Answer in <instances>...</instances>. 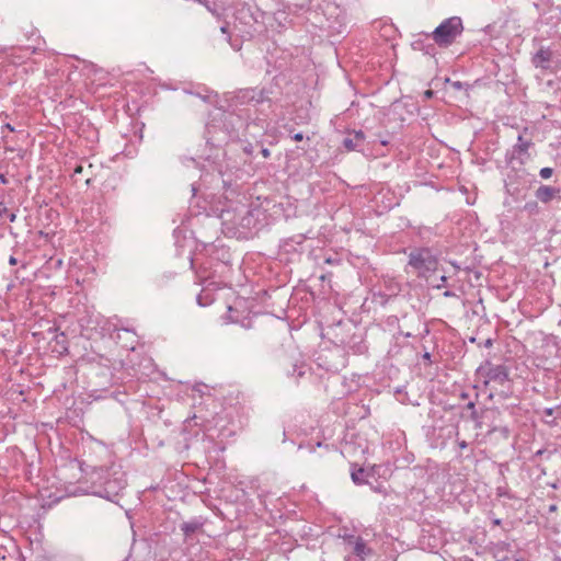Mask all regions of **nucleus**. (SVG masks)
Instances as JSON below:
<instances>
[{
	"label": "nucleus",
	"mask_w": 561,
	"mask_h": 561,
	"mask_svg": "<svg viewBox=\"0 0 561 561\" xmlns=\"http://www.w3.org/2000/svg\"><path fill=\"white\" fill-rule=\"evenodd\" d=\"M21 60H15V59H10L5 62H3L1 66H0V73L4 72V73H9L11 71V68L16 66V65H21Z\"/></svg>",
	"instance_id": "9"
},
{
	"label": "nucleus",
	"mask_w": 561,
	"mask_h": 561,
	"mask_svg": "<svg viewBox=\"0 0 561 561\" xmlns=\"http://www.w3.org/2000/svg\"><path fill=\"white\" fill-rule=\"evenodd\" d=\"M433 94H434V92L432 90H426L424 92V101L431 99Z\"/></svg>",
	"instance_id": "15"
},
{
	"label": "nucleus",
	"mask_w": 561,
	"mask_h": 561,
	"mask_svg": "<svg viewBox=\"0 0 561 561\" xmlns=\"http://www.w3.org/2000/svg\"><path fill=\"white\" fill-rule=\"evenodd\" d=\"M365 136L362 131L350 133L343 140V146L346 151L356 150L363 142Z\"/></svg>",
	"instance_id": "5"
},
{
	"label": "nucleus",
	"mask_w": 561,
	"mask_h": 561,
	"mask_svg": "<svg viewBox=\"0 0 561 561\" xmlns=\"http://www.w3.org/2000/svg\"><path fill=\"white\" fill-rule=\"evenodd\" d=\"M558 194H559V190L548 186V185H541L536 191V197L541 203H545V204L551 202L554 197L558 196Z\"/></svg>",
	"instance_id": "6"
},
{
	"label": "nucleus",
	"mask_w": 561,
	"mask_h": 561,
	"mask_svg": "<svg viewBox=\"0 0 561 561\" xmlns=\"http://www.w3.org/2000/svg\"><path fill=\"white\" fill-rule=\"evenodd\" d=\"M453 87H454L455 89H458V90H459V89H461V88H462V83H461L460 81H455V82H453Z\"/></svg>",
	"instance_id": "17"
},
{
	"label": "nucleus",
	"mask_w": 561,
	"mask_h": 561,
	"mask_svg": "<svg viewBox=\"0 0 561 561\" xmlns=\"http://www.w3.org/2000/svg\"><path fill=\"white\" fill-rule=\"evenodd\" d=\"M540 175L542 179H549L552 175V169L543 168L540 170Z\"/></svg>",
	"instance_id": "13"
},
{
	"label": "nucleus",
	"mask_w": 561,
	"mask_h": 561,
	"mask_svg": "<svg viewBox=\"0 0 561 561\" xmlns=\"http://www.w3.org/2000/svg\"><path fill=\"white\" fill-rule=\"evenodd\" d=\"M9 263H10V265H15L18 262H16V259L14 256H10Z\"/></svg>",
	"instance_id": "19"
},
{
	"label": "nucleus",
	"mask_w": 561,
	"mask_h": 561,
	"mask_svg": "<svg viewBox=\"0 0 561 561\" xmlns=\"http://www.w3.org/2000/svg\"><path fill=\"white\" fill-rule=\"evenodd\" d=\"M530 61L535 68L540 69L545 73H554L560 67L556 53L550 47L546 46H540L539 49L533 54Z\"/></svg>",
	"instance_id": "3"
},
{
	"label": "nucleus",
	"mask_w": 561,
	"mask_h": 561,
	"mask_svg": "<svg viewBox=\"0 0 561 561\" xmlns=\"http://www.w3.org/2000/svg\"><path fill=\"white\" fill-rule=\"evenodd\" d=\"M460 447H461V448H465V447H466V444H465V443H461V444H460Z\"/></svg>",
	"instance_id": "23"
},
{
	"label": "nucleus",
	"mask_w": 561,
	"mask_h": 561,
	"mask_svg": "<svg viewBox=\"0 0 561 561\" xmlns=\"http://www.w3.org/2000/svg\"><path fill=\"white\" fill-rule=\"evenodd\" d=\"M199 3H203L209 12L214 15L219 16L221 14L222 8L217 5L216 3L210 4V0H197Z\"/></svg>",
	"instance_id": "8"
},
{
	"label": "nucleus",
	"mask_w": 561,
	"mask_h": 561,
	"mask_svg": "<svg viewBox=\"0 0 561 561\" xmlns=\"http://www.w3.org/2000/svg\"><path fill=\"white\" fill-rule=\"evenodd\" d=\"M463 32V23L459 16L445 19L432 33V39L438 47L447 48L453 45Z\"/></svg>",
	"instance_id": "2"
},
{
	"label": "nucleus",
	"mask_w": 561,
	"mask_h": 561,
	"mask_svg": "<svg viewBox=\"0 0 561 561\" xmlns=\"http://www.w3.org/2000/svg\"><path fill=\"white\" fill-rule=\"evenodd\" d=\"M363 472H364L363 469H358L357 471H353L352 472L351 477H352V480H353L354 483H356V484L364 483L363 479L360 478Z\"/></svg>",
	"instance_id": "11"
},
{
	"label": "nucleus",
	"mask_w": 561,
	"mask_h": 561,
	"mask_svg": "<svg viewBox=\"0 0 561 561\" xmlns=\"http://www.w3.org/2000/svg\"><path fill=\"white\" fill-rule=\"evenodd\" d=\"M82 172V167L81 165H78L76 169H75V173H81Z\"/></svg>",
	"instance_id": "21"
},
{
	"label": "nucleus",
	"mask_w": 561,
	"mask_h": 561,
	"mask_svg": "<svg viewBox=\"0 0 561 561\" xmlns=\"http://www.w3.org/2000/svg\"><path fill=\"white\" fill-rule=\"evenodd\" d=\"M293 138H294V140H296V141H301V140L304 139V136H302V134H301V133H297V134H295V135H294V137H293Z\"/></svg>",
	"instance_id": "16"
},
{
	"label": "nucleus",
	"mask_w": 561,
	"mask_h": 561,
	"mask_svg": "<svg viewBox=\"0 0 561 561\" xmlns=\"http://www.w3.org/2000/svg\"><path fill=\"white\" fill-rule=\"evenodd\" d=\"M67 92L68 91H66L65 93H62L61 91H55L54 95L49 96L50 102L56 103L57 105H64V103L66 102L65 95L67 94Z\"/></svg>",
	"instance_id": "10"
},
{
	"label": "nucleus",
	"mask_w": 561,
	"mask_h": 561,
	"mask_svg": "<svg viewBox=\"0 0 561 561\" xmlns=\"http://www.w3.org/2000/svg\"><path fill=\"white\" fill-rule=\"evenodd\" d=\"M419 37L412 42V48L414 50L423 51L426 55H433L435 51L434 44L430 43L432 39L431 33H420Z\"/></svg>",
	"instance_id": "4"
},
{
	"label": "nucleus",
	"mask_w": 561,
	"mask_h": 561,
	"mask_svg": "<svg viewBox=\"0 0 561 561\" xmlns=\"http://www.w3.org/2000/svg\"><path fill=\"white\" fill-rule=\"evenodd\" d=\"M197 525L196 524H193V523H185L182 525V530L188 535L191 533H194L196 529H197Z\"/></svg>",
	"instance_id": "12"
},
{
	"label": "nucleus",
	"mask_w": 561,
	"mask_h": 561,
	"mask_svg": "<svg viewBox=\"0 0 561 561\" xmlns=\"http://www.w3.org/2000/svg\"><path fill=\"white\" fill-rule=\"evenodd\" d=\"M355 552L358 554V556H363L365 553V545L363 542H357L356 546H355Z\"/></svg>",
	"instance_id": "14"
},
{
	"label": "nucleus",
	"mask_w": 561,
	"mask_h": 561,
	"mask_svg": "<svg viewBox=\"0 0 561 561\" xmlns=\"http://www.w3.org/2000/svg\"><path fill=\"white\" fill-rule=\"evenodd\" d=\"M262 156H263L264 158H268V157H270V150H268V149H263V150H262Z\"/></svg>",
	"instance_id": "18"
},
{
	"label": "nucleus",
	"mask_w": 561,
	"mask_h": 561,
	"mask_svg": "<svg viewBox=\"0 0 561 561\" xmlns=\"http://www.w3.org/2000/svg\"><path fill=\"white\" fill-rule=\"evenodd\" d=\"M425 259L423 257V253L421 251L412 252L409 257V264L416 270H420L424 264Z\"/></svg>",
	"instance_id": "7"
},
{
	"label": "nucleus",
	"mask_w": 561,
	"mask_h": 561,
	"mask_svg": "<svg viewBox=\"0 0 561 561\" xmlns=\"http://www.w3.org/2000/svg\"><path fill=\"white\" fill-rule=\"evenodd\" d=\"M494 525H500V519H495Z\"/></svg>",
	"instance_id": "22"
},
{
	"label": "nucleus",
	"mask_w": 561,
	"mask_h": 561,
	"mask_svg": "<svg viewBox=\"0 0 561 561\" xmlns=\"http://www.w3.org/2000/svg\"><path fill=\"white\" fill-rule=\"evenodd\" d=\"M185 92L195 96L198 101L211 105H218L221 102H226L229 105H247L251 102L256 104L271 102L267 92L264 89L259 88L240 89L236 92H227L222 98L217 92L208 91L206 88L196 92L186 90Z\"/></svg>",
	"instance_id": "1"
},
{
	"label": "nucleus",
	"mask_w": 561,
	"mask_h": 561,
	"mask_svg": "<svg viewBox=\"0 0 561 561\" xmlns=\"http://www.w3.org/2000/svg\"><path fill=\"white\" fill-rule=\"evenodd\" d=\"M220 31H221L222 33H227V32H228V26H227V25H222V26L220 27Z\"/></svg>",
	"instance_id": "20"
}]
</instances>
